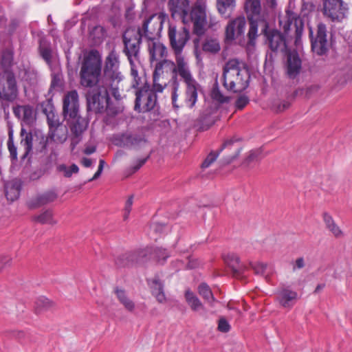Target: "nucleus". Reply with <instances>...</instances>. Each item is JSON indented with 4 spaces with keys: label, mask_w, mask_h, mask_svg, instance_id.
I'll return each instance as SVG.
<instances>
[{
    "label": "nucleus",
    "mask_w": 352,
    "mask_h": 352,
    "mask_svg": "<svg viewBox=\"0 0 352 352\" xmlns=\"http://www.w3.org/2000/svg\"><path fill=\"white\" fill-rule=\"evenodd\" d=\"M119 56L115 50H112L105 60L104 74H101V61L97 52L91 51L85 58L80 70V84L83 87L109 86L111 95L116 100L121 99L119 92V83L123 76L119 72Z\"/></svg>",
    "instance_id": "1"
},
{
    "label": "nucleus",
    "mask_w": 352,
    "mask_h": 352,
    "mask_svg": "<svg viewBox=\"0 0 352 352\" xmlns=\"http://www.w3.org/2000/svg\"><path fill=\"white\" fill-rule=\"evenodd\" d=\"M170 66L171 78L170 83L172 87L171 100L173 108L178 109L179 106L177 101L178 98L177 91L179 89V81L185 84L191 82L196 79L191 72L190 67L187 59L183 55L175 56V61L164 60L155 65L154 70V87L156 91L162 92L167 86L166 81L162 76L164 74V67Z\"/></svg>",
    "instance_id": "2"
},
{
    "label": "nucleus",
    "mask_w": 352,
    "mask_h": 352,
    "mask_svg": "<svg viewBox=\"0 0 352 352\" xmlns=\"http://www.w3.org/2000/svg\"><path fill=\"white\" fill-rule=\"evenodd\" d=\"M250 73L245 65L236 58L227 61L223 69V85L228 90L239 92L245 89L250 82Z\"/></svg>",
    "instance_id": "3"
},
{
    "label": "nucleus",
    "mask_w": 352,
    "mask_h": 352,
    "mask_svg": "<svg viewBox=\"0 0 352 352\" xmlns=\"http://www.w3.org/2000/svg\"><path fill=\"white\" fill-rule=\"evenodd\" d=\"M89 88L86 94L87 111L95 113L106 112L109 116H115L122 111V107L110 103L109 86L87 87Z\"/></svg>",
    "instance_id": "4"
},
{
    "label": "nucleus",
    "mask_w": 352,
    "mask_h": 352,
    "mask_svg": "<svg viewBox=\"0 0 352 352\" xmlns=\"http://www.w3.org/2000/svg\"><path fill=\"white\" fill-rule=\"evenodd\" d=\"M169 256L170 254L166 249L159 247H147L123 254L116 258V264L118 267H122L144 263L151 259L163 264Z\"/></svg>",
    "instance_id": "5"
},
{
    "label": "nucleus",
    "mask_w": 352,
    "mask_h": 352,
    "mask_svg": "<svg viewBox=\"0 0 352 352\" xmlns=\"http://www.w3.org/2000/svg\"><path fill=\"white\" fill-rule=\"evenodd\" d=\"M154 78V74L153 75ZM154 82V79H153ZM135 100L134 109L139 113L148 112L153 110L157 104V93L153 85V88L148 83H144L142 86L136 88ZM158 93H160L158 91Z\"/></svg>",
    "instance_id": "6"
},
{
    "label": "nucleus",
    "mask_w": 352,
    "mask_h": 352,
    "mask_svg": "<svg viewBox=\"0 0 352 352\" xmlns=\"http://www.w3.org/2000/svg\"><path fill=\"white\" fill-rule=\"evenodd\" d=\"M278 23L285 35L295 38V44L297 45L304 30L302 19L298 14L288 10L285 16L279 18Z\"/></svg>",
    "instance_id": "7"
},
{
    "label": "nucleus",
    "mask_w": 352,
    "mask_h": 352,
    "mask_svg": "<svg viewBox=\"0 0 352 352\" xmlns=\"http://www.w3.org/2000/svg\"><path fill=\"white\" fill-rule=\"evenodd\" d=\"M142 34L140 29L128 28L122 36L124 49L123 52L129 60L140 59V44Z\"/></svg>",
    "instance_id": "8"
},
{
    "label": "nucleus",
    "mask_w": 352,
    "mask_h": 352,
    "mask_svg": "<svg viewBox=\"0 0 352 352\" xmlns=\"http://www.w3.org/2000/svg\"><path fill=\"white\" fill-rule=\"evenodd\" d=\"M261 34L265 37V43L273 52H285L287 51V39L285 34L279 30L270 28L267 21H265Z\"/></svg>",
    "instance_id": "9"
},
{
    "label": "nucleus",
    "mask_w": 352,
    "mask_h": 352,
    "mask_svg": "<svg viewBox=\"0 0 352 352\" xmlns=\"http://www.w3.org/2000/svg\"><path fill=\"white\" fill-rule=\"evenodd\" d=\"M18 97V87L14 74L8 71L0 74V99L14 102Z\"/></svg>",
    "instance_id": "10"
},
{
    "label": "nucleus",
    "mask_w": 352,
    "mask_h": 352,
    "mask_svg": "<svg viewBox=\"0 0 352 352\" xmlns=\"http://www.w3.org/2000/svg\"><path fill=\"white\" fill-rule=\"evenodd\" d=\"M168 36L175 55H182V51L190 38L188 29L185 26L177 29L175 25H170Z\"/></svg>",
    "instance_id": "11"
},
{
    "label": "nucleus",
    "mask_w": 352,
    "mask_h": 352,
    "mask_svg": "<svg viewBox=\"0 0 352 352\" xmlns=\"http://www.w3.org/2000/svg\"><path fill=\"white\" fill-rule=\"evenodd\" d=\"M348 7L342 0H325L324 14L333 21H340L345 18Z\"/></svg>",
    "instance_id": "12"
},
{
    "label": "nucleus",
    "mask_w": 352,
    "mask_h": 352,
    "mask_svg": "<svg viewBox=\"0 0 352 352\" xmlns=\"http://www.w3.org/2000/svg\"><path fill=\"white\" fill-rule=\"evenodd\" d=\"M66 120L71 131L72 144L74 148L81 140L82 133L86 131L89 122L80 115L69 118Z\"/></svg>",
    "instance_id": "13"
},
{
    "label": "nucleus",
    "mask_w": 352,
    "mask_h": 352,
    "mask_svg": "<svg viewBox=\"0 0 352 352\" xmlns=\"http://www.w3.org/2000/svg\"><path fill=\"white\" fill-rule=\"evenodd\" d=\"M63 114L65 120L80 115L78 94L76 90L69 91L64 96Z\"/></svg>",
    "instance_id": "14"
},
{
    "label": "nucleus",
    "mask_w": 352,
    "mask_h": 352,
    "mask_svg": "<svg viewBox=\"0 0 352 352\" xmlns=\"http://www.w3.org/2000/svg\"><path fill=\"white\" fill-rule=\"evenodd\" d=\"M190 22L193 23L194 32L197 35H202L204 33L206 23L205 9L200 6L194 7L190 12H188V23Z\"/></svg>",
    "instance_id": "15"
},
{
    "label": "nucleus",
    "mask_w": 352,
    "mask_h": 352,
    "mask_svg": "<svg viewBox=\"0 0 352 352\" xmlns=\"http://www.w3.org/2000/svg\"><path fill=\"white\" fill-rule=\"evenodd\" d=\"M311 49L314 53L320 56L325 54L328 51L327 28L323 23L318 25L316 36L311 38Z\"/></svg>",
    "instance_id": "16"
},
{
    "label": "nucleus",
    "mask_w": 352,
    "mask_h": 352,
    "mask_svg": "<svg viewBox=\"0 0 352 352\" xmlns=\"http://www.w3.org/2000/svg\"><path fill=\"white\" fill-rule=\"evenodd\" d=\"M298 299V293L289 287L283 286L277 291L276 300L283 308L291 309Z\"/></svg>",
    "instance_id": "17"
},
{
    "label": "nucleus",
    "mask_w": 352,
    "mask_h": 352,
    "mask_svg": "<svg viewBox=\"0 0 352 352\" xmlns=\"http://www.w3.org/2000/svg\"><path fill=\"white\" fill-rule=\"evenodd\" d=\"M168 6L173 17H179L184 24H188L190 10L188 0H170Z\"/></svg>",
    "instance_id": "18"
},
{
    "label": "nucleus",
    "mask_w": 352,
    "mask_h": 352,
    "mask_svg": "<svg viewBox=\"0 0 352 352\" xmlns=\"http://www.w3.org/2000/svg\"><path fill=\"white\" fill-rule=\"evenodd\" d=\"M245 19L239 16L230 21L226 28V41L231 42L235 39L236 34L241 35L244 33L245 28Z\"/></svg>",
    "instance_id": "19"
},
{
    "label": "nucleus",
    "mask_w": 352,
    "mask_h": 352,
    "mask_svg": "<svg viewBox=\"0 0 352 352\" xmlns=\"http://www.w3.org/2000/svg\"><path fill=\"white\" fill-rule=\"evenodd\" d=\"M148 50L151 63L157 61L156 65L164 60H167L168 51L166 46L156 40H151L148 42Z\"/></svg>",
    "instance_id": "20"
},
{
    "label": "nucleus",
    "mask_w": 352,
    "mask_h": 352,
    "mask_svg": "<svg viewBox=\"0 0 352 352\" xmlns=\"http://www.w3.org/2000/svg\"><path fill=\"white\" fill-rule=\"evenodd\" d=\"M13 113L16 117L21 120L26 125H32L36 119L34 108L29 104L14 107Z\"/></svg>",
    "instance_id": "21"
},
{
    "label": "nucleus",
    "mask_w": 352,
    "mask_h": 352,
    "mask_svg": "<svg viewBox=\"0 0 352 352\" xmlns=\"http://www.w3.org/2000/svg\"><path fill=\"white\" fill-rule=\"evenodd\" d=\"M201 86L197 80L185 84L184 102L190 109L195 107L198 98V91Z\"/></svg>",
    "instance_id": "22"
},
{
    "label": "nucleus",
    "mask_w": 352,
    "mask_h": 352,
    "mask_svg": "<svg viewBox=\"0 0 352 352\" xmlns=\"http://www.w3.org/2000/svg\"><path fill=\"white\" fill-rule=\"evenodd\" d=\"M245 10L248 20H265L261 13V0H245Z\"/></svg>",
    "instance_id": "23"
},
{
    "label": "nucleus",
    "mask_w": 352,
    "mask_h": 352,
    "mask_svg": "<svg viewBox=\"0 0 352 352\" xmlns=\"http://www.w3.org/2000/svg\"><path fill=\"white\" fill-rule=\"evenodd\" d=\"M154 17V14L149 16L148 19L144 21L142 28H138L141 30L142 36L146 38L148 40V41L151 40H155L153 38V36L155 34H157L162 28V23L160 21L156 22V27L155 26L154 24L150 26V24L151 23Z\"/></svg>",
    "instance_id": "24"
},
{
    "label": "nucleus",
    "mask_w": 352,
    "mask_h": 352,
    "mask_svg": "<svg viewBox=\"0 0 352 352\" xmlns=\"http://www.w3.org/2000/svg\"><path fill=\"white\" fill-rule=\"evenodd\" d=\"M42 107L43 112L47 117L49 130L63 124L60 121L58 115L55 111L54 107L50 101L43 103Z\"/></svg>",
    "instance_id": "25"
},
{
    "label": "nucleus",
    "mask_w": 352,
    "mask_h": 352,
    "mask_svg": "<svg viewBox=\"0 0 352 352\" xmlns=\"http://www.w3.org/2000/svg\"><path fill=\"white\" fill-rule=\"evenodd\" d=\"M301 69V60L296 52H289L287 55V70L291 78H295Z\"/></svg>",
    "instance_id": "26"
},
{
    "label": "nucleus",
    "mask_w": 352,
    "mask_h": 352,
    "mask_svg": "<svg viewBox=\"0 0 352 352\" xmlns=\"http://www.w3.org/2000/svg\"><path fill=\"white\" fill-rule=\"evenodd\" d=\"M185 300L192 311L204 315L206 312L203 303L190 289H187L184 293Z\"/></svg>",
    "instance_id": "27"
},
{
    "label": "nucleus",
    "mask_w": 352,
    "mask_h": 352,
    "mask_svg": "<svg viewBox=\"0 0 352 352\" xmlns=\"http://www.w3.org/2000/svg\"><path fill=\"white\" fill-rule=\"evenodd\" d=\"M58 197L54 190H48L42 194L38 195L36 197L30 202L31 208H38L54 202Z\"/></svg>",
    "instance_id": "28"
},
{
    "label": "nucleus",
    "mask_w": 352,
    "mask_h": 352,
    "mask_svg": "<svg viewBox=\"0 0 352 352\" xmlns=\"http://www.w3.org/2000/svg\"><path fill=\"white\" fill-rule=\"evenodd\" d=\"M148 283L151 287L152 294L156 298L157 300L160 303L165 302L166 298L164 292L163 283L157 278L148 280Z\"/></svg>",
    "instance_id": "29"
},
{
    "label": "nucleus",
    "mask_w": 352,
    "mask_h": 352,
    "mask_svg": "<svg viewBox=\"0 0 352 352\" xmlns=\"http://www.w3.org/2000/svg\"><path fill=\"white\" fill-rule=\"evenodd\" d=\"M48 138L56 143L63 144L67 138V129L63 124L51 129L48 132Z\"/></svg>",
    "instance_id": "30"
},
{
    "label": "nucleus",
    "mask_w": 352,
    "mask_h": 352,
    "mask_svg": "<svg viewBox=\"0 0 352 352\" xmlns=\"http://www.w3.org/2000/svg\"><path fill=\"white\" fill-rule=\"evenodd\" d=\"M114 293L118 300L125 309L129 312H133L135 308V302L129 297L126 292L122 288L116 287L114 289Z\"/></svg>",
    "instance_id": "31"
},
{
    "label": "nucleus",
    "mask_w": 352,
    "mask_h": 352,
    "mask_svg": "<svg viewBox=\"0 0 352 352\" xmlns=\"http://www.w3.org/2000/svg\"><path fill=\"white\" fill-rule=\"evenodd\" d=\"M250 22V28L248 33V41L247 43L248 48L254 47L256 44V40L258 37V22H263L265 20H248Z\"/></svg>",
    "instance_id": "32"
},
{
    "label": "nucleus",
    "mask_w": 352,
    "mask_h": 352,
    "mask_svg": "<svg viewBox=\"0 0 352 352\" xmlns=\"http://www.w3.org/2000/svg\"><path fill=\"white\" fill-rule=\"evenodd\" d=\"M323 221L326 228L336 237L340 238L343 236V232L340 228L336 223L333 217L327 212L323 213Z\"/></svg>",
    "instance_id": "33"
},
{
    "label": "nucleus",
    "mask_w": 352,
    "mask_h": 352,
    "mask_svg": "<svg viewBox=\"0 0 352 352\" xmlns=\"http://www.w3.org/2000/svg\"><path fill=\"white\" fill-rule=\"evenodd\" d=\"M198 292L199 295L211 306H214V302L216 301L215 298L212 292L211 289L205 283H201L198 286Z\"/></svg>",
    "instance_id": "34"
},
{
    "label": "nucleus",
    "mask_w": 352,
    "mask_h": 352,
    "mask_svg": "<svg viewBox=\"0 0 352 352\" xmlns=\"http://www.w3.org/2000/svg\"><path fill=\"white\" fill-rule=\"evenodd\" d=\"M234 143L233 140H228L224 142L217 153L211 152L203 162L201 166L204 168L209 167L217 158L219 154L226 148L230 146Z\"/></svg>",
    "instance_id": "35"
},
{
    "label": "nucleus",
    "mask_w": 352,
    "mask_h": 352,
    "mask_svg": "<svg viewBox=\"0 0 352 352\" xmlns=\"http://www.w3.org/2000/svg\"><path fill=\"white\" fill-rule=\"evenodd\" d=\"M223 259L234 272L239 273L243 270V265L240 263L239 257L236 254H228L224 256Z\"/></svg>",
    "instance_id": "36"
},
{
    "label": "nucleus",
    "mask_w": 352,
    "mask_h": 352,
    "mask_svg": "<svg viewBox=\"0 0 352 352\" xmlns=\"http://www.w3.org/2000/svg\"><path fill=\"white\" fill-rule=\"evenodd\" d=\"M131 65V73L133 78V82L132 87L134 88L140 87L142 84L141 78L138 76V67L140 65V60H129Z\"/></svg>",
    "instance_id": "37"
},
{
    "label": "nucleus",
    "mask_w": 352,
    "mask_h": 352,
    "mask_svg": "<svg viewBox=\"0 0 352 352\" xmlns=\"http://www.w3.org/2000/svg\"><path fill=\"white\" fill-rule=\"evenodd\" d=\"M33 219L41 224H55L56 221L53 219V212L52 210H47L41 214L34 216Z\"/></svg>",
    "instance_id": "38"
},
{
    "label": "nucleus",
    "mask_w": 352,
    "mask_h": 352,
    "mask_svg": "<svg viewBox=\"0 0 352 352\" xmlns=\"http://www.w3.org/2000/svg\"><path fill=\"white\" fill-rule=\"evenodd\" d=\"M107 36L105 28L101 25H96L90 32V36L96 43L102 42Z\"/></svg>",
    "instance_id": "39"
},
{
    "label": "nucleus",
    "mask_w": 352,
    "mask_h": 352,
    "mask_svg": "<svg viewBox=\"0 0 352 352\" xmlns=\"http://www.w3.org/2000/svg\"><path fill=\"white\" fill-rule=\"evenodd\" d=\"M122 142L126 146H136L145 143L146 140L137 135H126L122 136Z\"/></svg>",
    "instance_id": "40"
},
{
    "label": "nucleus",
    "mask_w": 352,
    "mask_h": 352,
    "mask_svg": "<svg viewBox=\"0 0 352 352\" xmlns=\"http://www.w3.org/2000/svg\"><path fill=\"white\" fill-rule=\"evenodd\" d=\"M220 49L219 43L216 39H207L202 45L203 51L211 54L219 52Z\"/></svg>",
    "instance_id": "41"
},
{
    "label": "nucleus",
    "mask_w": 352,
    "mask_h": 352,
    "mask_svg": "<svg viewBox=\"0 0 352 352\" xmlns=\"http://www.w3.org/2000/svg\"><path fill=\"white\" fill-rule=\"evenodd\" d=\"M33 136L31 133H26L25 137L22 139L21 144L24 147V154L22 158H25L32 150Z\"/></svg>",
    "instance_id": "42"
},
{
    "label": "nucleus",
    "mask_w": 352,
    "mask_h": 352,
    "mask_svg": "<svg viewBox=\"0 0 352 352\" xmlns=\"http://www.w3.org/2000/svg\"><path fill=\"white\" fill-rule=\"evenodd\" d=\"M6 196L11 201L17 199L20 195V190L18 187L7 184L5 186Z\"/></svg>",
    "instance_id": "43"
},
{
    "label": "nucleus",
    "mask_w": 352,
    "mask_h": 352,
    "mask_svg": "<svg viewBox=\"0 0 352 352\" xmlns=\"http://www.w3.org/2000/svg\"><path fill=\"white\" fill-rule=\"evenodd\" d=\"M38 73L36 70L30 68L25 69L23 76V79L24 80L28 82L30 84V85H36L38 81Z\"/></svg>",
    "instance_id": "44"
},
{
    "label": "nucleus",
    "mask_w": 352,
    "mask_h": 352,
    "mask_svg": "<svg viewBox=\"0 0 352 352\" xmlns=\"http://www.w3.org/2000/svg\"><path fill=\"white\" fill-rule=\"evenodd\" d=\"M13 60V52L11 50L6 49L1 53V64L5 68L10 67Z\"/></svg>",
    "instance_id": "45"
},
{
    "label": "nucleus",
    "mask_w": 352,
    "mask_h": 352,
    "mask_svg": "<svg viewBox=\"0 0 352 352\" xmlns=\"http://www.w3.org/2000/svg\"><path fill=\"white\" fill-rule=\"evenodd\" d=\"M234 6V0H217V8L221 14H226L228 9Z\"/></svg>",
    "instance_id": "46"
},
{
    "label": "nucleus",
    "mask_w": 352,
    "mask_h": 352,
    "mask_svg": "<svg viewBox=\"0 0 352 352\" xmlns=\"http://www.w3.org/2000/svg\"><path fill=\"white\" fill-rule=\"evenodd\" d=\"M261 151L260 149L252 150L249 152L244 164L249 166L252 162H256L261 158Z\"/></svg>",
    "instance_id": "47"
},
{
    "label": "nucleus",
    "mask_w": 352,
    "mask_h": 352,
    "mask_svg": "<svg viewBox=\"0 0 352 352\" xmlns=\"http://www.w3.org/2000/svg\"><path fill=\"white\" fill-rule=\"evenodd\" d=\"M58 168L59 171L63 173L65 177H71L73 173H77L79 170L78 166L75 164H73L69 167H67L65 165L62 164L60 165Z\"/></svg>",
    "instance_id": "48"
},
{
    "label": "nucleus",
    "mask_w": 352,
    "mask_h": 352,
    "mask_svg": "<svg viewBox=\"0 0 352 352\" xmlns=\"http://www.w3.org/2000/svg\"><path fill=\"white\" fill-rule=\"evenodd\" d=\"M39 52L41 57L45 62L50 65L52 60V50L49 46L41 44L39 47Z\"/></svg>",
    "instance_id": "49"
},
{
    "label": "nucleus",
    "mask_w": 352,
    "mask_h": 352,
    "mask_svg": "<svg viewBox=\"0 0 352 352\" xmlns=\"http://www.w3.org/2000/svg\"><path fill=\"white\" fill-rule=\"evenodd\" d=\"M52 305L51 301L43 296L40 297L36 302V309L38 311H41L44 309H47Z\"/></svg>",
    "instance_id": "50"
},
{
    "label": "nucleus",
    "mask_w": 352,
    "mask_h": 352,
    "mask_svg": "<svg viewBox=\"0 0 352 352\" xmlns=\"http://www.w3.org/2000/svg\"><path fill=\"white\" fill-rule=\"evenodd\" d=\"M212 98L219 102L223 103L228 100V98L221 92L219 87H214L212 93H211Z\"/></svg>",
    "instance_id": "51"
},
{
    "label": "nucleus",
    "mask_w": 352,
    "mask_h": 352,
    "mask_svg": "<svg viewBox=\"0 0 352 352\" xmlns=\"http://www.w3.org/2000/svg\"><path fill=\"white\" fill-rule=\"evenodd\" d=\"M251 267L254 270L257 274H264L267 269V264L261 262H256L250 263Z\"/></svg>",
    "instance_id": "52"
},
{
    "label": "nucleus",
    "mask_w": 352,
    "mask_h": 352,
    "mask_svg": "<svg viewBox=\"0 0 352 352\" xmlns=\"http://www.w3.org/2000/svg\"><path fill=\"white\" fill-rule=\"evenodd\" d=\"M8 147L10 153L11 157L13 159L16 158L17 155V151H16V147L14 146V142L12 141V133L10 131L9 133V139L8 141Z\"/></svg>",
    "instance_id": "53"
},
{
    "label": "nucleus",
    "mask_w": 352,
    "mask_h": 352,
    "mask_svg": "<svg viewBox=\"0 0 352 352\" xmlns=\"http://www.w3.org/2000/svg\"><path fill=\"white\" fill-rule=\"evenodd\" d=\"M230 329V325L229 322L224 318H220L218 323V330L223 333H227Z\"/></svg>",
    "instance_id": "54"
},
{
    "label": "nucleus",
    "mask_w": 352,
    "mask_h": 352,
    "mask_svg": "<svg viewBox=\"0 0 352 352\" xmlns=\"http://www.w3.org/2000/svg\"><path fill=\"white\" fill-rule=\"evenodd\" d=\"M133 197L130 196L125 203V206L124 209V219L126 220L129 218V214L131 210L132 205H133Z\"/></svg>",
    "instance_id": "55"
},
{
    "label": "nucleus",
    "mask_w": 352,
    "mask_h": 352,
    "mask_svg": "<svg viewBox=\"0 0 352 352\" xmlns=\"http://www.w3.org/2000/svg\"><path fill=\"white\" fill-rule=\"evenodd\" d=\"M20 23L16 19H13L10 21L8 27V32L10 35H13L16 30L19 28Z\"/></svg>",
    "instance_id": "56"
},
{
    "label": "nucleus",
    "mask_w": 352,
    "mask_h": 352,
    "mask_svg": "<svg viewBox=\"0 0 352 352\" xmlns=\"http://www.w3.org/2000/svg\"><path fill=\"white\" fill-rule=\"evenodd\" d=\"M249 102V99L245 96H239L236 100L235 105L237 109H242L244 108Z\"/></svg>",
    "instance_id": "57"
},
{
    "label": "nucleus",
    "mask_w": 352,
    "mask_h": 352,
    "mask_svg": "<svg viewBox=\"0 0 352 352\" xmlns=\"http://www.w3.org/2000/svg\"><path fill=\"white\" fill-rule=\"evenodd\" d=\"M149 156L143 159H139L136 161L135 164L132 167V173H135L147 161Z\"/></svg>",
    "instance_id": "58"
},
{
    "label": "nucleus",
    "mask_w": 352,
    "mask_h": 352,
    "mask_svg": "<svg viewBox=\"0 0 352 352\" xmlns=\"http://www.w3.org/2000/svg\"><path fill=\"white\" fill-rule=\"evenodd\" d=\"M305 267V261L302 257L298 258L293 265V270H300Z\"/></svg>",
    "instance_id": "59"
},
{
    "label": "nucleus",
    "mask_w": 352,
    "mask_h": 352,
    "mask_svg": "<svg viewBox=\"0 0 352 352\" xmlns=\"http://www.w3.org/2000/svg\"><path fill=\"white\" fill-rule=\"evenodd\" d=\"M290 106V103L287 101L283 100L280 102V104L277 106L276 111L277 112H281L284 110L288 109Z\"/></svg>",
    "instance_id": "60"
},
{
    "label": "nucleus",
    "mask_w": 352,
    "mask_h": 352,
    "mask_svg": "<svg viewBox=\"0 0 352 352\" xmlns=\"http://www.w3.org/2000/svg\"><path fill=\"white\" fill-rule=\"evenodd\" d=\"M11 261L10 256L6 255H0V269L8 264Z\"/></svg>",
    "instance_id": "61"
},
{
    "label": "nucleus",
    "mask_w": 352,
    "mask_h": 352,
    "mask_svg": "<svg viewBox=\"0 0 352 352\" xmlns=\"http://www.w3.org/2000/svg\"><path fill=\"white\" fill-rule=\"evenodd\" d=\"M199 265V261L197 259L190 258L188 263V267L190 269H193L198 267Z\"/></svg>",
    "instance_id": "62"
},
{
    "label": "nucleus",
    "mask_w": 352,
    "mask_h": 352,
    "mask_svg": "<svg viewBox=\"0 0 352 352\" xmlns=\"http://www.w3.org/2000/svg\"><path fill=\"white\" fill-rule=\"evenodd\" d=\"M81 164L86 168H89L92 165V160L89 158L83 157L81 160Z\"/></svg>",
    "instance_id": "63"
},
{
    "label": "nucleus",
    "mask_w": 352,
    "mask_h": 352,
    "mask_svg": "<svg viewBox=\"0 0 352 352\" xmlns=\"http://www.w3.org/2000/svg\"><path fill=\"white\" fill-rule=\"evenodd\" d=\"M96 148L94 146H87L84 150V153H85L86 155H91L94 153L96 151Z\"/></svg>",
    "instance_id": "64"
}]
</instances>
